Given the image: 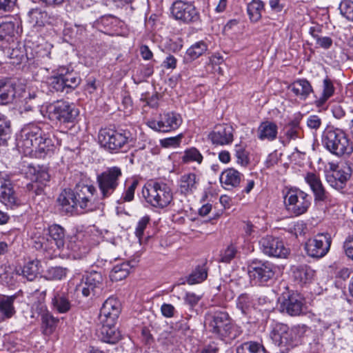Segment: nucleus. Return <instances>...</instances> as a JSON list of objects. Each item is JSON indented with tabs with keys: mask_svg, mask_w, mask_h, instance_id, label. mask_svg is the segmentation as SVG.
<instances>
[{
	"mask_svg": "<svg viewBox=\"0 0 353 353\" xmlns=\"http://www.w3.org/2000/svg\"><path fill=\"white\" fill-rule=\"evenodd\" d=\"M61 144L52 126L45 123L26 125L17 143L24 155L39 159L52 155Z\"/></svg>",
	"mask_w": 353,
	"mask_h": 353,
	"instance_id": "1",
	"label": "nucleus"
},
{
	"mask_svg": "<svg viewBox=\"0 0 353 353\" xmlns=\"http://www.w3.org/2000/svg\"><path fill=\"white\" fill-rule=\"evenodd\" d=\"M205 327L215 338L226 342L236 339L241 333L229 314L221 309H214L205 314Z\"/></svg>",
	"mask_w": 353,
	"mask_h": 353,
	"instance_id": "2",
	"label": "nucleus"
},
{
	"mask_svg": "<svg viewBox=\"0 0 353 353\" xmlns=\"http://www.w3.org/2000/svg\"><path fill=\"white\" fill-rule=\"evenodd\" d=\"M272 327L271 338L282 353L301 345L307 332V327L304 325L290 329L286 324L275 322Z\"/></svg>",
	"mask_w": 353,
	"mask_h": 353,
	"instance_id": "3",
	"label": "nucleus"
},
{
	"mask_svg": "<svg viewBox=\"0 0 353 353\" xmlns=\"http://www.w3.org/2000/svg\"><path fill=\"white\" fill-rule=\"evenodd\" d=\"M322 144L330 153L339 157L349 155L353 151L346 134L332 126H327L323 132Z\"/></svg>",
	"mask_w": 353,
	"mask_h": 353,
	"instance_id": "4",
	"label": "nucleus"
},
{
	"mask_svg": "<svg viewBox=\"0 0 353 353\" xmlns=\"http://www.w3.org/2000/svg\"><path fill=\"white\" fill-rule=\"evenodd\" d=\"M142 195L148 204L157 209L168 207L173 201L172 189L165 183L153 182L145 185Z\"/></svg>",
	"mask_w": 353,
	"mask_h": 353,
	"instance_id": "5",
	"label": "nucleus"
},
{
	"mask_svg": "<svg viewBox=\"0 0 353 353\" xmlns=\"http://www.w3.org/2000/svg\"><path fill=\"white\" fill-rule=\"evenodd\" d=\"M46 112L50 121L63 124L74 123L79 114V110L74 103L64 100L49 104Z\"/></svg>",
	"mask_w": 353,
	"mask_h": 353,
	"instance_id": "6",
	"label": "nucleus"
},
{
	"mask_svg": "<svg viewBox=\"0 0 353 353\" xmlns=\"http://www.w3.org/2000/svg\"><path fill=\"white\" fill-rule=\"evenodd\" d=\"M123 176L121 168L112 166L98 174L96 183L99 190L101 199L110 198L119 186Z\"/></svg>",
	"mask_w": 353,
	"mask_h": 353,
	"instance_id": "7",
	"label": "nucleus"
},
{
	"mask_svg": "<svg viewBox=\"0 0 353 353\" xmlns=\"http://www.w3.org/2000/svg\"><path fill=\"white\" fill-rule=\"evenodd\" d=\"M276 267L268 261L254 259L248 266V274L254 285H267L274 280Z\"/></svg>",
	"mask_w": 353,
	"mask_h": 353,
	"instance_id": "8",
	"label": "nucleus"
},
{
	"mask_svg": "<svg viewBox=\"0 0 353 353\" xmlns=\"http://www.w3.org/2000/svg\"><path fill=\"white\" fill-rule=\"evenodd\" d=\"M104 278L101 272L92 271L83 275L75 287L77 297L92 299L98 295L103 288Z\"/></svg>",
	"mask_w": 353,
	"mask_h": 353,
	"instance_id": "9",
	"label": "nucleus"
},
{
	"mask_svg": "<svg viewBox=\"0 0 353 353\" xmlns=\"http://www.w3.org/2000/svg\"><path fill=\"white\" fill-rule=\"evenodd\" d=\"M98 138L101 146L111 152H117L132 141L129 131L106 128L99 131Z\"/></svg>",
	"mask_w": 353,
	"mask_h": 353,
	"instance_id": "10",
	"label": "nucleus"
},
{
	"mask_svg": "<svg viewBox=\"0 0 353 353\" xmlns=\"http://www.w3.org/2000/svg\"><path fill=\"white\" fill-rule=\"evenodd\" d=\"M287 211L294 216L305 214L311 205V196L299 189H290L285 196Z\"/></svg>",
	"mask_w": 353,
	"mask_h": 353,
	"instance_id": "11",
	"label": "nucleus"
},
{
	"mask_svg": "<svg viewBox=\"0 0 353 353\" xmlns=\"http://www.w3.org/2000/svg\"><path fill=\"white\" fill-rule=\"evenodd\" d=\"M73 192L80 209L88 212L99 208L100 201L97 197V189L93 185L79 183L76 185Z\"/></svg>",
	"mask_w": 353,
	"mask_h": 353,
	"instance_id": "12",
	"label": "nucleus"
},
{
	"mask_svg": "<svg viewBox=\"0 0 353 353\" xmlns=\"http://www.w3.org/2000/svg\"><path fill=\"white\" fill-rule=\"evenodd\" d=\"M173 17L185 24H196L201 22V14L193 2L177 0L171 6Z\"/></svg>",
	"mask_w": 353,
	"mask_h": 353,
	"instance_id": "13",
	"label": "nucleus"
},
{
	"mask_svg": "<svg viewBox=\"0 0 353 353\" xmlns=\"http://www.w3.org/2000/svg\"><path fill=\"white\" fill-rule=\"evenodd\" d=\"M331 243L332 239L328 233H319L307 241L305 250L310 257L321 259L327 254Z\"/></svg>",
	"mask_w": 353,
	"mask_h": 353,
	"instance_id": "14",
	"label": "nucleus"
},
{
	"mask_svg": "<svg viewBox=\"0 0 353 353\" xmlns=\"http://www.w3.org/2000/svg\"><path fill=\"white\" fill-rule=\"evenodd\" d=\"M182 121L181 116L179 113L168 112L160 114L158 121H149L148 125L155 131L168 132L178 129Z\"/></svg>",
	"mask_w": 353,
	"mask_h": 353,
	"instance_id": "15",
	"label": "nucleus"
},
{
	"mask_svg": "<svg viewBox=\"0 0 353 353\" xmlns=\"http://www.w3.org/2000/svg\"><path fill=\"white\" fill-rule=\"evenodd\" d=\"M259 243L263 253L268 256L285 258L289 254V250L278 237L268 235L263 237Z\"/></svg>",
	"mask_w": 353,
	"mask_h": 353,
	"instance_id": "16",
	"label": "nucleus"
},
{
	"mask_svg": "<svg viewBox=\"0 0 353 353\" xmlns=\"http://www.w3.org/2000/svg\"><path fill=\"white\" fill-rule=\"evenodd\" d=\"M303 299L298 293L283 294L278 301V308L290 316H298L302 312Z\"/></svg>",
	"mask_w": 353,
	"mask_h": 353,
	"instance_id": "17",
	"label": "nucleus"
},
{
	"mask_svg": "<svg viewBox=\"0 0 353 353\" xmlns=\"http://www.w3.org/2000/svg\"><path fill=\"white\" fill-rule=\"evenodd\" d=\"M234 129L227 123L216 125L209 133L208 138L214 145H227L234 140Z\"/></svg>",
	"mask_w": 353,
	"mask_h": 353,
	"instance_id": "18",
	"label": "nucleus"
},
{
	"mask_svg": "<svg viewBox=\"0 0 353 353\" xmlns=\"http://www.w3.org/2000/svg\"><path fill=\"white\" fill-rule=\"evenodd\" d=\"M121 312V304L116 299L110 297L105 301L99 312L101 323L115 325Z\"/></svg>",
	"mask_w": 353,
	"mask_h": 353,
	"instance_id": "19",
	"label": "nucleus"
},
{
	"mask_svg": "<svg viewBox=\"0 0 353 353\" xmlns=\"http://www.w3.org/2000/svg\"><path fill=\"white\" fill-rule=\"evenodd\" d=\"M24 92L23 85L14 78L1 81V105L12 103L15 98L22 97Z\"/></svg>",
	"mask_w": 353,
	"mask_h": 353,
	"instance_id": "20",
	"label": "nucleus"
},
{
	"mask_svg": "<svg viewBox=\"0 0 353 353\" xmlns=\"http://www.w3.org/2000/svg\"><path fill=\"white\" fill-rule=\"evenodd\" d=\"M30 174H33L32 182L27 185L29 191H32L36 195L41 194L44 187L50 181V174L46 169L39 167L38 168H30Z\"/></svg>",
	"mask_w": 353,
	"mask_h": 353,
	"instance_id": "21",
	"label": "nucleus"
},
{
	"mask_svg": "<svg viewBox=\"0 0 353 353\" xmlns=\"http://www.w3.org/2000/svg\"><path fill=\"white\" fill-rule=\"evenodd\" d=\"M305 181L312 191L315 203L327 202L329 200L330 194L325 190L318 174L307 172L305 176Z\"/></svg>",
	"mask_w": 353,
	"mask_h": 353,
	"instance_id": "22",
	"label": "nucleus"
},
{
	"mask_svg": "<svg viewBox=\"0 0 353 353\" xmlns=\"http://www.w3.org/2000/svg\"><path fill=\"white\" fill-rule=\"evenodd\" d=\"M222 187L228 190L239 188L244 181V175L234 168L224 170L219 177Z\"/></svg>",
	"mask_w": 353,
	"mask_h": 353,
	"instance_id": "23",
	"label": "nucleus"
},
{
	"mask_svg": "<svg viewBox=\"0 0 353 353\" xmlns=\"http://www.w3.org/2000/svg\"><path fill=\"white\" fill-rule=\"evenodd\" d=\"M1 203L12 210L19 207L21 203L12 183L7 178H3V182L1 181Z\"/></svg>",
	"mask_w": 353,
	"mask_h": 353,
	"instance_id": "24",
	"label": "nucleus"
},
{
	"mask_svg": "<svg viewBox=\"0 0 353 353\" xmlns=\"http://www.w3.org/2000/svg\"><path fill=\"white\" fill-rule=\"evenodd\" d=\"M1 48L4 56L9 60L7 63L13 65L21 64L24 57V52L16 42L12 40V43H6L4 39H1Z\"/></svg>",
	"mask_w": 353,
	"mask_h": 353,
	"instance_id": "25",
	"label": "nucleus"
},
{
	"mask_svg": "<svg viewBox=\"0 0 353 353\" xmlns=\"http://www.w3.org/2000/svg\"><path fill=\"white\" fill-rule=\"evenodd\" d=\"M291 270L294 281L300 285L312 283L316 273L315 270L305 264L294 265Z\"/></svg>",
	"mask_w": 353,
	"mask_h": 353,
	"instance_id": "26",
	"label": "nucleus"
},
{
	"mask_svg": "<svg viewBox=\"0 0 353 353\" xmlns=\"http://www.w3.org/2000/svg\"><path fill=\"white\" fill-rule=\"evenodd\" d=\"M57 202L61 207V210L66 214H72L79 207L77 205L74 192L71 189L63 190L59 194Z\"/></svg>",
	"mask_w": 353,
	"mask_h": 353,
	"instance_id": "27",
	"label": "nucleus"
},
{
	"mask_svg": "<svg viewBox=\"0 0 353 353\" xmlns=\"http://www.w3.org/2000/svg\"><path fill=\"white\" fill-rule=\"evenodd\" d=\"M39 314L43 333L45 334H51L59 323V319L54 317L43 304H41Z\"/></svg>",
	"mask_w": 353,
	"mask_h": 353,
	"instance_id": "28",
	"label": "nucleus"
},
{
	"mask_svg": "<svg viewBox=\"0 0 353 353\" xmlns=\"http://www.w3.org/2000/svg\"><path fill=\"white\" fill-rule=\"evenodd\" d=\"M52 308L59 314L68 312L72 308V303L68 296L61 291H54L51 301Z\"/></svg>",
	"mask_w": 353,
	"mask_h": 353,
	"instance_id": "29",
	"label": "nucleus"
},
{
	"mask_svg": "<svg viewBox=\"0 0 353 353\" xmlns=\"http://www.w3.org/2000/svg\"><path fill=\"white\" fill-rule=\"evenodd\" d=\"M277 133V125L269 121L261 122L257 128V137L261 141H272L276 139Z\"/></svg>",
	"mask_w": 353,
	"mask_h": 353,
	"instance_id": "30",
	"label": "nucleus"
},
{
	"mask_svg": "<svg viewBox=\"0 0 353 353\" xmlns=\"http://www.w3.org/2000/svg\"><path fill=\"white\" fill-rule=\"evenodd\" d=\"M295 96L305 100L313 92L310 83L306 79H299L291 83L288 88Z\"/></svg>",
	"mask_w": 353,
	"mask_h": 353,
	"instance_id": "31",
	"label": "nucleus"
},
{
	"mask_svg": "<svg viewBox=\"0 0 353 353\" xmlns=\"http://www.w3.org/2000/svg\"><path fill=\"white\" fill-rule=\"evenodd\" d=\"M302 115L300 112L295 118L285 125L283 132L287 139L290 140H295L296 139H301L303 137V131L300 126V121Z\"/></svg>",
	"mask_w": 353,
	"mask_h": 353,
	"instance_id": "32",
	"label": "nucleus"
},
{
	"mask_svg": "<svg viewBox=\"0 0 353 353\" xmlns=\"http://www.w3.org/2000/svg\"><path fill=\"white\" fill-rule=\"evenodd\" d=\"M101 325L99 335L101 340L107 343H116L120 339L121 334L115 325H109V323H101Z\"/></svg>",
	"mask_w": 353,
	"mask_h": 353,
	"instance_id": "33",
	"label": "nucleus"
},
{
	"mask_svg": "<svg viewBox=\"0 0 353 353\" xmlns=\"http://www.w3.org/2000/svg\"><path fill=\"white\" fill-rule=\"evenodd\" d=\"M47 240L51 243H54L58 249L63 247L65 243V230L61 225L53 224L48 228Z\"/></svg>",
	"mask_w": 353,
	"mask_h": 353,
	"instance_id": "34",
	"label": "nucleus"
},
{
	"mask_svg": "<svg viewBox=\"0 0 353 353\" xmlns=\"http://www.w3.org/2000/svg\"><path fill=\"white\" fill-rule=\"evenodd\" d=\"M136 261H125L117 264L112 268L110 277L112 281H119L126 278L130 274V270L135 265Z\"/></svg>",
	"mask_w": 353,
	"mask_h": 353,
	"instance_id": "35",
	"label": "nucleus"
},
{
	"mask_svg": "<svg viewBox=\"0 0 353 353\" xmlns=\"http://www.w3.org/2000/svg\"><path fill=\"white\" fill-rule=\"evenodd\" d=\"M62 77L65 83L66 93L72 92L77 88L81 81V79L78 73L68 68H60Z\"/></svg>",
	"mask_w": 353,
	"mask_h": 353,
	"instance_id": "36",
	"label": "nucleus"
},
{
	"mask_svg": "<svg viewBox=\"0 0 353 353\" xmlns=\"http://www.w3.org/2000/svg\"><path fill=\"white\" fill-rule=\"evenodd\" d=\"M199 179L194 173H188L181 176L179 181V190L182 194L192 193L197 188Z\"/></svg>",
	"mask_w": 353,
	"mask_h": 353,
	"instance_id": "37",
	"label": "nucleus"
},
{
	"mask_svg": "<svg viewBox=\"0 0 353 353\" xmlns=\"http://www.w3.org/2000/svg\"><path fill=\"white\" fill-rule=\"evenodd\" d=\"M254 294L247 292L241 294L236 300V307L241 313L247 315L255 309Z\"/></svg>",
	"mask_w": 353,
	"mask_h": 353,
	"instance_id": "38",
	"label": "nucleus"
},
{
	"mask_svg": "<svg viewBox=\"0 0 353 353\" xmlns=\"http://www.w3.org/2000/svg\"><path fill=\"white\" fill-rule=\"evenodd\" d=\"M17 295L12 296L1 294V321L11 318L16 312L13 305Z\"/></svg>",
	"mask_w": 353,
	"mask_h": 353,
	"instance_id": "39",
	"label": "nucleus"
},
{
	"mask_svg": "<svg viewBox=\"0 0 353 353\" xmlns=\"http://www.w3.org/2000/svg\"><path fill=\"white\" fill-rule=\"evenodd\" d=\"M139 185V181L137 179H132L128 181L125 183L124 190L121 194V197L117 200L118 204H123L124 203L131 202L134 200L135 190Z\"/></svg>",
	"mask_w": 353,
	"mask_h": 353,
	"instance_id": "40",
	"label": "nucleus"
},
{
	"mask_svg": "<svg viewBox=\"0 0 353 353\" xmlns=\"http://www.w3.org/2000/svg\"><path fill=\"white\" fill-rule=\"evenodd\" d=\"M264 10V3L261 0H252L247 6V12L252 22L259 21Z\"/></svg>",
	"mask_w": 353,
	"mask_h": 353,
	"instance_id": "41",
	"label": "nucleus"
},
{
	"mask_svg": "<svg viewBox=\"0 0 353 353\" xmlns=\"http://www.w3.org/2000/svg\"><path fill=\"white\" fill-rule=\"evenodd\" d=\"M208 50V44L203 41H199L192 45L186 51L185 59L193 61L203 55Z\"/></svg>",
	"mask_w": 353,
	"mask_h": 353,
	"instance_id": "42",
	"label": "nucleus"
},
{
	"mask_svg": "<svg viewBox=\"0 0 353 353\" xmlns=\"http://www.w3.org/2000/svg\"><path fill=\"white\" fill-rule=\"evenodd\" d=\"M335 91L332 81L326 77L323 81V92L321 97L316 101V105L318 107L323 105L331 97L333 96Z\"/></svg>",
	"mask_w": 353,
	"mask_h": 353,
	"instance_id": "43",
	"label": "nucleus"
},
{
	"mask_svg": "<svg viewBox=\"0 0 353 353\" xmlns=\"http://www.w3.org/2000/svg\"><path fill=\"white\" fill-rule=\"evenodd\" d=\"M181 160L183 163H196L200 165L203 162V157L196 148L190 147L185 150Z\"/></svg>",
	"mask_w": 353,
	"mask_h": 353,
	"instance_id": "44",
	"label": "nucleus"
},
{
	"mask_svg": "<svg viewBox=\"0 0 353 353\" xmlns=\"http://www.w3.org/2000/svg\"><path fill=\"white\" fill-rule=\"evenodd\" d=\"M236 353H267L262 344L256 341H246L236 347Z\"/></svg>",
	"mask_w": 353,
	"mask_h": 353,
	"instance_id": "45",
	"label": "nucleus"
},
{
	"mask_svg": "<svg viewBox=\"0 0 353 353\" xmlns=\"http://www.w3.org/2000/svg\"><path fill=\"white\" fill-rule=\"evenodd\" d=\"M47 83L51 91L66 93V88L64 85L65 83L63 79L60 68L58 70V73L57 75L48 78Z\"/></svg>",
	"mask_w": 353,
	"mask_h": 353,
	"instance_id": "46",
	"label": "nucleus"
},
{
	"mask_svg": "<svg viewBox=\"0 0 353 353\" xmlns=\"http://www.w3.org/2000/svg\"><path fill=\"white\" fill-rule=\"evenodd\" d=\"M13 20H16L14 16L12 15H5L3 16L1 14V39L3 38L2 33H4L5 36H9L10 38L7 40L4 41L6 43H9L10 39H12V35L14 34V21Z\"/></svg>",
	"mask_w": 353,
	"mask_h": 353,
	"instance_id": "47",
	"label": "nucleus"
},
{
	"mask_svg": "<svg viewBox=\"0 0 353 353\" xmlns=\"http://www.w3.org/2000/svg\"><path fill=\"white\" fill-rule=\"evenodd\" d=\"M208 268L206 264L204 263L201 266H197L194 270L189 275L187 279V282L190 285L199 283L203 282L207 279Z\"/></svg>",
	"mask_w": 353,
	"mask_h": 353,
	"instance_id": "48",
	"label": "nucleus"
},
{
	"mask_svg": "<svg viewBox=\"0 0 353 353\" xmlns=\"http://www.w3.org/2000/svg\"><path fill=\"white\" fill-rule=\"evenodd\" d=\"M321 32V29L316 28L315 27H311L310 28V34L316 40V45L318 47L327 50L332 46L333 41L330 37H321L319 34Z\"/></svg>",
	"mask_w": 353,
	"mask_h": 353,
	"instance_id": "49",
	"label": "nucleus"
},
{
	"mask_svg": "<svg viewBox=\"0 0 353 353\" xmlns=\"http://www.w3.org/2000/svg\"><path fill=\"white\" fill-rule=\"evenodd\" d=\"M39 261L33 260L28 262L23 268L21 274L28 281H33L39 274Z\"/></svg>",
	"mask_w": 353,
	"mask_h": 353,
	"instance_id": "50",
	"label": "nucleus"
},
{
	"mask_svg": "<svg viewBox=\"0 0 353 353\" xmlns=\"http://www.w3.org/2000/svg\"><path fill=\"white\" fill-rule=\"evenodd\" d=\"M68 270L62 267L57 266L50 268L46 274L41 279L46 282L49 280H61L67 274Z\"/></svg>",
	"mask_w": 353,
	"mask_h": 353,
	"instance_id": "51",
	"label": "nucleus"
},
{
	"mask_svg": "<svg viewBox=\"0 0 353 353\" xmlns=\"http://www.w3.org/2000/svg\"><path fill=\"white\" fill-rule=\"evenodd\" d=\"M249 152L247 151L242 145H236L235 157L236 158L237 164L242 167H247L250 164Z\"/></svg>",
	"mask_w": 353,
	"mask_h": 353,
	"instance_id": "52",
	"label": "nucleus"
},
{
	"mask_svg": "<svg viewBox=\"0 0 353 353\" xmlns=\"http://www.w3.org/2000/svg\"><path fill=\"white\" fill-rule=\"evenodd\" d=\"M347 171H345V168L340 169L333 173L332 176L336 181V186H339L342 188L343 185L350 179L351 176L350 167L347 168Z\"/></svg>",
	"mask_w": 353,
	"mask_h": 353,
	"instance_id": "53",
	"label": "nucleus"
},
{
	"mask_svg": "<svg viewBox=\"0 0 353 353\" xmlns=\"http://www.w3.org/2000/svg\"><path fill=\"white\" fill-rule=\"evenodd\" d=\"M12 134L10 121L1 116V145H6Z\"/></svg>",
	"mask_w": 353,
	"mask_h": 353,
	"instance_id": "54",
	"label": "nucleus"
},
{
	"mask_svg": "<svg viewBox=\"0 0 353 353\" xmlns=\"http://www.w3.org/2000/svg\"><path fill=\"white\" fill-rule=\"evenodd\" d=\"M237 253L236 247L233 245H229L225 250H223L220 254L219 262L222 263H230L232 259H234Z\"/></svg>",
	"mask_w": 353,
	"mask_h": 353,
	"instance_id": "55",
	"label": "nucleus"
},
{
	"mask_svg": "<svg viewBox=\"0 0 353 353\" xmlns=\"http://www.w3.org/2000/svg\"><path fill=\"white\" fill-rule=\"evenodd\" d=\"M341 14L347 20L353 21V1L343 0L339 5Z\"/></svg>",
	"mask_w": 353,
	"mask_h": 353,
	"instance_id": "56",
	"label": "nucleus"
},
{
	"mask_svg": "<svg viewBox=\"0 0 353 353\" xmlns=\"http://www.w3.org/2000/svg\"><path fill=\"white\" fill-rule=\"evenodd\" d=\"M150 221V217L149 215H145L140 219L138 221L135 229V234L137 237L141 240L143 236L144 230L146 228L148 224Z\"/></svg>",
	"mask_w": 353,
	"mask_h": 353,
	"instance_id": "57",
	"label": "nucleus"
},
{
	"mask_svg": "<svg viewBox=\"0 0 353 353\" xmlns=\"http://www.w3.org/2000/svg\"><path fill=\"white\" fill-rule=\"evenodd\" d=\"M28 15L32 20V22H34L39 24L40 22L42 23V19L46 17V13L43 12L39 8H32L28 12Z\"/></svg>",
	"mask_w": 353,
	"mask_h": 353,
	"instance_id": "58",
	"label": "nucleus"
},
{
	"mask_svg": "<svg viewBox=\"0 0 353 353\" xmlns=\"http://www.w3.org/2000/svg\"><path fill=\"white\" fill-rule=\"evenodd\" d=\"M201 299V296L197 295L194 292H186L183 298L185 303L188 305L191 309L194 307L198 304Z\"/></svg>",
	"mask_w": 353,
	"mask_h": 353,
	"instance_id": "59",
	"label": "nucleus"
},
{
	"mask_svg": "<svg viewBox=\"0 0 353 353\" xmlns=\"http://www.w3.org/2000/svg\"><path fill=\"white\" fill-rule=\"evenodd\" d=\"M181 140V135H178L161 140V144L164 148H176L180 145Z\"/></svg>",
	"mask_w": 353,
	"mask_h": 353,
	"instance_id": "60",
	"label": "nucleus"
},
{
	"mask_svg": "<svg viewBox=\"0 0 353 353\" xmlns=\"http://www.w3.org/2000/svg\"><path fill=\"white\" fill-rule=\"evenodd\" d=\"M322 123L321 119L318 115H310L307 119V126L312 130H318Z\"/></svg>",
	"mask_w": 353,
	"mask_h": 353,
	"instance_id": "61",
	"label": "nucleus"
},
{
	"mask_svg": "<svg viewBox=\"0 0 353 353\" xmlns=\"http://www.w3.org/2000/svg\"><path fill=\"white\" fill-rule=\"evenodd\" d=\"M38 283L39 288L34 290V294H39L38 299H39V301L43 302L46 299L47 292L46 282L41 279H39L38 281Z\"/></svg>",
	"mask_w": 353,
	"mask_h": 353,
	"instance_id": "62",
	"label": "nucleus"
},
{
	"mask_svg": "<svg viewBox=\"0 0 353 353\" xmlns=\"http://www.w3.org/2000/svg\"><path fill=\"white\" fill-rule=\"evenodd\" d=\"M343 248L346 256L353 261V234L346 239Z\"/></svg>",
	"mask_w": 353,
	"mask_h": 353,
	"instance_id": "63",
	"label": "nucleus"
},
{
	"mask_svg": "<svg viewBox=\"0 0 353 353\" xmlns=\"http://www.w3.org/2000/svg\"><path fill=\"white\" fill-rule=\"evenodd\" d=\"M161 312L163 316L172 318L176 312L175 307L170 303H163L161 307Z\"/></svg>",
	"mask_w": 353,
	"mask_h": 353,
	"instance_id": "64",
	"label": "nucleus"
}]
</instances>
